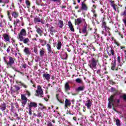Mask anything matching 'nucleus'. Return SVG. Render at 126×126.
Wrapping results in <instances>:
<instances>
[{
  "label": "nucleus",
  "instance_id": "1",
  "mask_svg": "<svg viewBox=\"0 0 126 126\" xmlns=\"http://www.w3.org/2000/svg\"><path fill=\"white\" fill-rule=\"evenodd\" d=\"M3 60L8 67H12V65L14 64V62L15 61V58L10 56L4 57Z\"/></svg>",
  "mask_w": 126,
  "mask_h": 126
},
{
  "label": "nucleus",
  "instance_id": "2",
  "mask_svg": "<svg viewBox=\"0 0 126 126\" xmlns=\"http://www.w3.org/2000/svg\"><path fill=\"white\" fill-rule=\"evenodd\" d=\"M98 60L95 58H92L91 61H90V63L89 64V66L92 69L94 70L97 69V63H98Z\"/></svg>",
  "mask_w": 126,
  "mask_h": 126
},
{
  "label": "nucleus",
  "instance_id": "3",
  "mask_svg": "<svg viewBox=\"0 0 126 126\" xmlns=\"http://www.w3.org/2000/svg\"><path fill=\"white\" fill-rule=\"evenodd\" d=\"M116 94L112 95L110 96V97L108 98V108L109 109H112V106H115V103H116V100H115V96Z\"/></svg>",
  "mask_w": 126,
  "mask_h": 126
},
{
  "label": "nucleus",
  "instance_id": "4",
  "mask_svg": "<svg viewBox=\"0 0 126 126\" xmlns=\"http://www.w3.org/2000/svg\"><path fill=\"white\" fill-rule=\"evenodd\" d=\"M36 93L35 94V96L37 97H40L41 98H43L44 97V93L43 92V90L41 88V86H38L37 87V90L36 91Z\"/></svg>",
  "mask_w": 126,
  "mask_h": 126
},
{
  "label": "nucleus",
  "instance_id": "5",
  "mask_svg": "<svg viewBox=\"0 0 126 126\" xmlns=\"http://www.w3.org/2000/svg\"><path fill=\"white\" fill-rule=\"evenodd\" d=\"M87 27L86 25H84L82 30H80V33H82L84 34V36H87L88 35V31H87Z\"/></svg>",
  "mask_w": 126,
  "mask_h": 126
},
{
  "label": "nucleus",
  "instance_id": "6",
  "mask_svg": "<svg viewBox=\"0 0 126 126\" xmlns=\"http://www.w3.org/2000/svg\"><path fill=\"white\" fill-rule=\"evenodd\" d=\"M21 99L22 100V105L23 107H25L26 103H27V97L25 96V94H21Z\"/></svg>",
  "mask_w": 126,
  "mask_h": 126
},
{
  "label": "nucleus",
  "instance_id": "7",
  "mask_svg": "<svg viewBox=\"0 0 126 126\" xmlns=\"http://www.w3.org/2000/svg\"><path fill=\"white\" fill-rule=\"evenodd\" d=\"M27 35V33L26 32V31L25 29H23L21 30L20 33L19 34V39L21 38H23V36H25Z\"/></svg>",
  "mask_w": 126,
  "mask_h": 126
},
{
  "label": "nucleus",
  "instance_id": "8",
  "mask_svg": "<svg viewBox=\"0 0 126 126\" xmlns=\"http://www.w3.org/2000/svg\"><path fill=\"white\" fill-rule=\"evenodd\" d=\"M85 21V19L82 18H79L75 20V24L76 25H80V24H81L82 22H84Z\"/></svg>",
  "mask_w": 126,
  "mask_h": 126
},
{
  "label": "nucleus",
  "instance_id": "9",
  "mask_svg": "<svg viewBox=\"0 0 126 126\" xmlns=\"http://www.w3.org/2000/svg\"><path fill=\"white\" fill-rule=\"evenodd\" d=\"M48 32H50V34L54 36V33H56V28L53 26L49 27L48 29Z\"/></svg>",
  "mask_w": 126,
  "mask_h": 126
},
{
  "label": "nucleus",
  "instance_id": "10",
  "mask_svg": "<svg viewBox=\"0 0 126 126\" xmlns=\"http://www.w3.org/2000/svg\"><path fill=\"white\" fill-rule=\"evenodd\" d=\"M47 49L48 50V53L49 55H52V54H54V49L52 48V46L50 44H47L46 45Z\"/></svg>",
  "mask_w": 126,
  "mask_h": 126
},
{
  "label": "nucleus",
  "instance_id": "11",
  "mask_svg": "<svg viewBox=\"0 0 126 126\" xmlns=\"http://www.w3.org/2000/svg\"><path fill=\"white\" fill-rule=\"evenodd\" d=\"M102 28H104L106 32L110 34V30H111V29H110V28L107 27L105 22H102Z\"/></svg>",
  "mask_w": 126,
  "mask_h": 126
},
{
  "label": "nucleus",
  "instance_id": "12",
  "mask_svg": "<svg viewBox=\"0 0 126 126\" xmlns=\"http://www.w3.org/2000/svg\"><path fill=\"white\" fill-rule=\"evenodd\" d=\"M34 22H41V24H45L46 23L45 20L40 19V17H36L34 18Z\"/></svg>",
  "mask_w": 126,
  "mask_h": 126
},
{
  "label": "nucleus",
  "instance_id": "13",
  "mask_svg": "<svg viewBox=\"0 0 126 126\" xmlns=\"http://www.w3.org/2000/svg\"><path fill=\"white\" fill-rule=\"evenodd\" d=\"M19 40L21 42H23L24 44H28L30 42L29 38L26 37H22L19 38Z\"/></svg>",
  "mask_w": 126,
  "mask_h": 126
},
{
  "label": "nucleus",
  "instance_id": "14",
  "mask_svg": "<svg viewBox=\"0 0 126 126\" xmlns=\"http://www.w3.org/2000/svg\"><path fill=\"white\" fill-rule=\"evenodd\" d=\"M116 60H114V61H112V63H111V69L112 70H118V68L116 69Z\"/></svg>",
  "mask_w": 126,
  "mask_h": 126
},
{
  "label": "nucleus",
  "instance_id": "15",
  "mask_svg": "<svg viewBox=\"0 0 126 126\" xmlns=\"http://www.w3.org/2000/svg\"><path fill=\"white\" fill-rule=\"evenodd\" d=\"M85 106L88 108V109H91V106H92V102L90 99L88 100L86 103L85 104Z\"/></svg>",
  "mask_w": 126,
  "mask_h": 126
},
{
  "label": "nucleus",
  "instance_id": "16",
  "mask_svg": "<svg viewBox=\"0 0 126 126\" xmlns=\"http://www.w3.org/2000/svg\"><path fill=\"white\" fill-rule=\"evenodd\" d=\"M42 77L47 81H50V79H51V75L49 74L44 73L43 74Z\"/></svg>",
  "mask_w": 126,
  "mask_h": 126
},
{
  "label": "nucleus",
  "instance_id": "17",
  "mask_svg": "<svg viewBox=\"0 0 126 126\" xmlns=\"http://www.w3.org/2000/svg\"><path fill=\"white\" fill-rule=\"evenodd\" d=\"M71 105V102L70 99H66L65 100V108H67V107H70Z\"/></svg>",
  "mask_w": 126,
  "mask_h": 126
},
{
  "label": "nucleus",
  "instance_id": "18",
  "mask_svg": "<svg viewBox=\"0 0 126 126\" xmlns=\"http://www.w3.org/2000/svg\"><path fill=\"white\" fill-rule=\"evenodd\" d=\"M69 83H70V81H68V82L65 83L64 86L65 91H69V90H70V87L69 86Z\"/></svg>",
  "mask_w": 126,
  "mask_h": 126
},
{
  "label": "nucleus",
  "instance_id": "19",
  "mask_svg": "<svg viewBox=\"0 0 126 126\" xmlns=\"http://www.w3.org/2000/svg\"><path fill=\"white\" fill-rule=\"evenodd\" d=\"M6 109V104L4 102L2 103L0 105V109L3 112L4 111H5Z\"/></svg>",
  "mask_w": 126,
  "mask_h": 126
},
{
  "label": "nucleus",
  "instance_id": "20",
  "mask_svg": "<svg viewBox=\"0 0 126 126\" xmlns=\"http://www.w3.org/2000/svg\"><path fill=\"white\" fill-rule=\"evenodd\" d=\"M85 89V87L84 86H79L76 89V92H80V91H84Z\"/></svg>",
  "mask_w": 126,
  "mask_h": 126
},
{
  "label": "nucleus",
  "instance_id": "21",
  "mask_svg": "<svg viewBox=\"0 0 126 126\" xmlns=\"http://www.w3.org/2000/svg\"><path fill=\"white\" fill-rule=\"evenodd\" d=\"M81 8V9H82V10H85L86 11L87 10V9H88L87 6L85 4V3H84V2H82Z\"/></svg>",
  "mask_w": 126,
  "mask_h": 126
},
{
  "label": "nucleus",
  "instance_id": "22",
  "mask_svg": "<svg viewBox=\"0 0 126 126\" xmlns=\"http://www.w3.org/2000/svg\"><path fill=\"white\" fill-rule=\"evenodd\" d=\"M68 25L69 28L70 29V30L72 32H74V29L73 28V26H72V24L71 23V22L70 21L68 22Z\"/></svg>",
  "mask_w": 126,
  "mask_h": 126
},
{
  "label": "nucleus",
  "instance_id": "23",
  "mask_svg": "<svg viewBox=\"0 0 126 126\" xmlns=\"http://www.w3.org/2000/svg\"><path fill=\"white\" fill-rule=\"evenodd\" d=\"M3 37L4 39L5 42H10L9 36H8V35L7 34H6V33L3 34Z\"/></svg>",
  "mask_w": 126,
  "mask_h": 126
},
{
  "label": "nucleus",
  "instance_id": "24",
  "mask_svg": "<svg viewBox=\"0 0 126 126\" xmlns=\"http://www.w3.org/2000/svg\"><path fill=\"white\" fill-rule=\"evenodd\" d=\"M34 107V108H37V103L34 102H31L30 103V105L29 106V108H32V107Z\"/></svg>",
  "mask_w": 126,
  "mask_h": 126
},
{
  "label": "nucleus",
  "instance_id": "25",
  "mask_svg": "<svg viewBox=\"0 0 126 126\" xmlns=\"http://www.w3.org/2000/svg\"><path fill=\"white\" fill-rule=\"evenodd\" d=\"M110 2L111 6L113 7V9H114L115 11H117V8H116V5H115V1L111 0L110 1Z\"/></svg>",
  "mask_w": 126,
  "mask_h": 126
},
{
  "label": "nucleus",
  "instance_id": "26",
  "mask_svg": "<svg viewBox=\"0 0 126 126\" xmlns=\"http://www.w3.org/2000/svg\"><path fill=\"white\" fill-rule=\"evenodd\" d=\"M24 52L25 53L26 55H31V52H30V50H29L28 47H25Z\"/></svg>",
  "mask_w": 126,
  "mask_h": 126
},
{
  "label": "nucleus",
  "instance_id": "27",
  "mask_svg": "<svg viewBox=\"0 0 126 126\" xmlns=\"http://www.w3.org/2000/svg\"><path fill=\"white\" fill-rule=\"evenodd\" d=\"M17 83L18 84V85H20V86H23V87H24V88H27L28 87L26 85L21 82V81H17Z\"/></svg>",
  "mask_w": 126,
  "mask_h": 126
},
{
  "label": "nucleus",
  "instance_id": "28",
  "mask_svg": "<svg viewBox=\"0 0 126 126\" xmlns=\"http://www.w3.org/2000/svg\"><path fill=\"white\" fill-rule=\"evenodd\" d=\"M36 32L38 34H40V36H42V34H43V31L41 30L39 28L36 29Z\"/></svg>",
  "mask_w": 126,
  "mask_h": 126
},
{
  "label": "nucleus",
  "instance_id": "29",
  "mask_svg": "<svg viewBox=\"0 0 126 126\" xmlns=\"http://www.w3.org/2000/svg\"><path fill=\"white\" fill-rule=\"evenodd\" d=\"M121 99H123L125 102H126V94H123L120 96Z\"/></svg>",
  "mask_w": 126,
  "mask_h": 126
},
{
  "label": "nucleus",
  "instance_id": "30",
  "mask_svg": "<svg viewBox=\"0 0 126 126\" xmlns=\"http://www.w3.org/2000/svg\"><path fill=\"white\" fill-rule=\"evenodd\" d=\"M75 81H76V83H79V84H82L83 83V81L80 78H77L75 80Z\"/></svg>",
  "mask_w": 126,
  "mask_h": 126
},
{
  "label": "nucleus",
  "instance_id": "31",
  "mask_svg": "<svg viewBox=\"0 0 126 126\" xmlns=\"http://www.w3.org/2000/svg\"><path fill=\"white\" fill-rule=\"evenodd\" d=\"M62 48V42L60 41H58V44H57V49L58 50H61Z\"/></svg>",
  "mask_w": 126,
  "mask_h": 126
},
{
  "label": "nucleus",
  "instance_id": "32",
  "mask_svg": "<svg viewBox=\"0 0 126 126\" xmlns=\"http://www.w3.org/2000/svg\"><path fill=\"white\" fill-rule=\"evenodd\" d=\"M12 16L14 17V18H17V17H18V13L16 12H13L12 13Z\"/></svg>",
  "mask_w": 126,
  "mask_h": 126
},
{
  "label": "nucleus",
  "instance_id": "33",
  "mask_svg": "<svg viewBox=\"0 0 126 126\" xmlns=\"http://www.w3.org/2000/svg\"><path fill=\"white\" fill-rule=\"evenodd\" d=\"M59 22L60 28H63V21L60 20L59 21Z\"/></svg>",
  "mask_w": 126,
  "mask_h": 126
},
{
  "label": "nucleus",
  "instance_id": "34",
  "mask_svg": "<svg viewBox=\"0 0 126 126\" xmlns=\"http://www.w3.org/2000/svg\"><path fill=\"white\" fill-rule=\"evenodd\" d=\"M40 57H44L45 54V51H44V48H42V50H40L39 52Z\"/></svg>",
  "mask_w": 126,
  "mask_h": 126
},
{
  "label": "nucleus",
  "instance_id": "35",
  "mask_svg": "<svg viewBox=\"0 0 126 126\" xmlns=\"http://www.w3.org/2000/svg\"><path fill=\"white\" fill-rule=\"evenodd\" d=\"M116 125L117 126H121V121L120 119H117L116 120Z\"/></svg>",
  "mask_w": 126,
  "mask_h": 126
},
{
  "label": "nucleus",
  "instance_id": "36",
  "mask_svg": "<svg viewBox=\"0 0 126 126\" xmlns=\"http://www.w3.org/2000/svg\"><path fill=\"white\" fill-rule=\"evenodd\" d=\"M56 97H57L58 101H59V102H60V103H61V104H63V101H62V99H61L60 98V97H59V94L56 95Z\"/></svg>",
  "mask_w": 126,
  "mask_h": 126
},
{
  "label": "nucleus",
  "instance_id": "37",
  "mask_svg": "<svg viewBox=\"0 0 126 126\" xmlns=\"http://www.w3.org/2000/svg\"><path fill=\"white\" fill-rule=\"evenodd\" d=\"M26 4L27 5V8H29L30 7V2L28 0H26Z\"/></svg>",
  "mask_w": 126,
  "mask_h": 126
},
{
  "label": "nucleus",
  "instance_id": "38",
  "mask_svg": "<svg viewBox=\"0 0 126 126\" xmlns=\"http://www.w3.org/2000/svg\"><path fill=\"white\" fill-rule=\"evenodd\" d=\"M18 23H19V20L18 19H17L16 20L14 21V22L15 27H16V26H17Z\"/></svg>",
  "mask_w": 126,
  "mask_h": 126
},
{
  "label": "nucleus",
  "instance_id": "39",
  "mask_svg": "<svg viewBox=\"0 0 126 126\" xmlns=\"http://www.w3.org/2000/svg\"><path fill=\"white\" fill-rule=\"evenodd\" d=\"M85 54H89V47L87 46L86 50H84V51Z\"/></svg>",
  "mask_w": 126,
  "mask_h": 126
},
{
  "label": "nucleus",
  "instance_id": "40",
  "mask_svg": "<svg viewBox=\"0 0 126 126\" xmlns=\"http://www.w3.org/2000/svg\"><path fill=\"white\" fill-rule=\"evenodd\" d=\"M63 60H66L67 59V54L66 53H64L63 54Z\"/></svg>",
  "mask_w": 126,
  "mask_h": 126
},
{
  "label": "nucleus",
  "instance_id": "41",
  "mask_svg": "<svg viewBox=\"0 0 126 126\" xmlns=\"http://www.w3.org/2000/svg\"><path fill=\"white\" fill-rule=\"evenodd\" d=\"M9 2V0H2L1 3H5V4L8 3Z\"/></svg>",
  "mask_w": 126,
  "mask_h": 126
},
{
  "label": "nucleus",
  "instance_id": "42",
  "mask_svg": "<svg viewBox=\"0 0 126 126\" xmlns=\"http://www.w3.org/2000/svg\"><path fill=\"white\" fill-rule=\"evenodd\" d=\"M29 114L30 116H32V108H29Z\"/></svg>",
  "mask_w": 126,
  "mask_h": 126
},
{
  "label": "nucleus",
  "instance_id": "43",
  "mask_svg": "<svg viewBox=\"0 0 126 126\" xmlns=\"http://www.w3.org/2000/svg\"><path fill=\"white\" fill-rule=\"evenodd\" d=\"M37 117L38 118H43V116L42 115V112H38L37 114Z\"/></svg>",
  "mask_w": 126,
  "mask_h": 126
},
{
  "label": "nucleus",
  "instance_id": "44",
  "mask_svg": "<svg viewBox=\"0 0 126 126\" xmlns=\"http://www.w3.org/2000/svg\"><path fill=\"white\" fill-rule=\"evenodd\" d=\"M109 83H110V84H111L112 85H114L116 84V83H115V82L113 81L112 80H109Z\"/></svg>",
  "mask_w": 126,
  "mask_h": 126
},
{
  "label": "nucleus",
  "instance_id": "45",
  "mask_svg": "<svg viewBox=\"0 0 126 126\" xmlns=\"http://www.w3.org/2000/svg\"><path fill=\"white\" fill-rule=\"evenodd\" d=\"M39 106H41V110H42V111H43V110H44V109H46V107L43 106L42 104L39 103Z\"/></svg>",
  "mask_w": 126,
  "mask_h": 126
},
{
  "label": "nucleus",
  "instance_id": "46",
  "mask_svg": "<svg viewBox=\"0 0 126 126\" xmlns=\"http://www.w3.org/2000/svg\"><path fill=\"white\" fill-rule=\"evenodd\" d=\"M110 52L112 54V56H114V55H115V51L113 50L112 48H111Z\"/></svg>",
  "mask_w": 126,
  "mask_h": 126
},
{
  "label": "nucleus",
  "instance_id": "47",
  "mask_svg": "<svg viewBox=\"0 0 126 126\" xmlns=\"http://www.w3.org/2000/svg\"><path fill=\"white\" fill-rule=\"evenodd\" d=\"M10 111L13 113V112H14V106L13 105L11 106V109H10Z\"/></svg>",
  "mask_w": 126,
  "mask_h": 126
},
{
  "label": "nucleus",
  "instance_id": "48",
  "mask_svg": "<svg viewBox=\"0 0 126 126\" xmlns=\"http://www.w3.org/2000/svg\"><path fill=\"white\" fill-rule=\"evenodd\" d=\"M47 126H53V124H52V122L50 121H48L47 122Z\"/></svg>",
  "mask_w": 126,
  "mask_h": 126
},
{
  "label": "nucleus",
  "instance_id": "49",
  "mask_svg": "<svg viewBox=\"0 0 126 126\" xmlns=\"http://www.w3.org/2000/svg\"><path fill=\"white\" fill-rule=\"evenodd\" d=\"M117 61H118V63H121V57H120V56L118 57Z\"/></svg>",
  "mask_w": 126,
  "mask_h": 126
},
{
  "label": "nucleus",
  "instance_id": "50",
  "mask_svg": "<svg viewBox=\"0 0 126 126\" xmlns=\"http://www.w3.org/2000/svg\"><path fill=\"white\" fill-rule=\"evenodd\" d=\"M121 102V100L120 99H117L116 100H115V103H117V104H119Z\"/></svg>",
  "mask_w": 126,
  "mask_h": 126
},
{
  "label": "nucleus",
  "instance_id": "51",
  "mask_svg": "<svg viewBox=\"0 0 126 126\" xmlns=\"http://www.w3.org/2000/svg\"><path fill=\"white\" fill-rule=\"evenodd\" d=\"M54 2H61V0H51Z\"/></svg>",
  "mask_w": 126,
  "mask_h": 126
},
{
  "label": "nucleus",
  "instance_id": "52",
  "mask_svg": "<svg viewBox=\"0 0 126 126\" xmlns=\"http://www.w3.org/2000/svg\"><path fill=\"white\" fill-rule=\"evenodd\" d=\"M15 89L17 91H18L19 90H20V88H19V87L18 86H15Z\"/></svg>",
  "mask_w": 126,
  "mask_h": 126
},
{
  "label": "nucleus",
  "instance_id": "53",
  "mask_svg": "<svg viewBox=\"0 0 126 126\" xmlns=\"http://www.w3.org/2000/svg\"><path fill=\"white\" fill-rule=\"evenodd\" d=\"M12 68L14 70H15V71H16L17 72H18V71H18V70H17V68H15V67H13V66H12Z\"/></svg>",
  "mask_w": 126,
  "mask_h": 126
},
{
  "label": "nucleus",
  "instance_id": "54",
  "mask_svg": "<svg viewBox=\"0 0 126 126\" xmlns=\"http://www.w3.org/2000/svg\"><path fill=\"white\" fill-rule=\"evenodd\" d=\"M27 67V66L26 65V64H24L22 65V68H26Z\"/></svg>",
  "mask_w": 126,
  "mask_h": 126
},
{
  "label": "nucleus",
  "instance_id": "55",
  "mask_svg": "<svg viewBox=\"0 0 126 126\" xmlns=\"http://www.w3.org/2000/svg\"><path fill=\"white\" fill-rule=\"evenodd\" d=\"M111 92H114V91H115V88H111Z\"/></svg>",
  "mask_w": 126,
  "mask_h": 126
},
{
  "label": "nucleus",
  "instance_id": "56",
  "mask_svg": "<svg viewBox=\"0 0 126 126\" xmlns=\"http://www.w3.org/2000/svg\"><path fill=\"white\" fill-rule=\"evenodd\" d=\"M33 52H34V53H35V54H37V49H34Z\"/></svg>",
  "mask_w": 126,
  "mask_h": 126
},
{
  "label": "nucleus",
  "instance_id": "57",
  "mask_svg": "<svg viewBox=\"0 0 126 126\" xmlns=\"http://www.w3.org/2000/svg\"><path fill=\"white\" fill-rule=\"evenodd\" d=\"M0 47H3V46H4L3 43L0 42Z\"/></svg>",
  "mask_w": 126,
  "mask_h": 126
},
{
  "label": "nucleus",
  "instance_id": "58",
  "mask_svg": "<svg viewBox=\"0 0 126 126\" xmlns=\"http://www.w3.org/2000/svg\"><path fill=\"white\" fill-rule=\"evenodd\" d=\"M26 93L28 96H30V93L29 91H27Z\"/></svg>",
  "mask_w": 126,
  "mask_h": 126
},
{
  "label": "nucleus",
  "instance_id": "59",
  "mask_svg": "<svg viewBox=\"0 0 126 126\" xmlns=\"http://www.w3.org/2000/svg\"><path fill=\"white\" fill-rule=\"evenodd\" d=\"M123 22H124V23L125 24V26H126V19H124L123 20Z\"/></svg>",
  "mask_w": 126,
  "mask_h": 126
},
{
  "label": "nucleus",
  "instance_id": "60",
  "mask_svg": "<svg viewBox=\"0 0 126 126\" xmlns=\"http://www.w3.org/2000/svg\"><path fill=\"white\" fill-rule=\"evenodd\" d=\"M116 45H117V46L119 47L120 46V44H119L117 41L115 42Z\"/></svg>",
  "mask_w": 126,
  "mask_h": 126
},
{
  "label": "nucleus",
  "instance_id": "61",
  "mask_svg": "<svg viewBox=\"0 0 126 126\" xmlns=\"http://www.w3.org/2000/svg\"><path fill=\"white\" fill-rule=\"evenodd\" d=\"M100 70H98L97 71H96V73H97V74H100Z\"/></svg>",
  "mask_w": 126,
  "mask_h": 126
},
{
  "label": "nucleus",
  "instance_id": "62",
  "mask_svg": "<svg viewBox=\"0 0 126 126\" xmlns=\"http://www.w3.org/2000/svg\"><path fill=\"white\" fill-rule=\"evenodd\" d=\"M6 51H7V53H9V52H10V49H9V48H8Z\"/></svg>",
  "mask_w": 126,
  "mask_h": 126
},
{
  "label": "nucleus",
  "instance_id": "63",
  "mask_svg": "<svg viewBox=\"0 0 126 126\" xmlns=\"http://www.w3.org/2000/svg\"><path fill=\"white\" fill-rule=\"evenodd\" d=\"M126 10H125L124 11L123 15H126Z\"/></svg>",
  "mask_w": 126,
  "mask_h": 126
},
{
  "label": "nucleus",
  "instance_id": "64",
  "mask_svg": "<svg viewBox=\"0 0 126 126\" xmlns=\"http://www.w3.org/2000/svg\"><path fill=\"white\" fill-rule=\"evenodd\" d=\"M100 11L102 12V13H104V10H103V9L101 8Z\"/></svg>",
  "mask_w": 126,
  "mask_h": 126
}]
</instances>
